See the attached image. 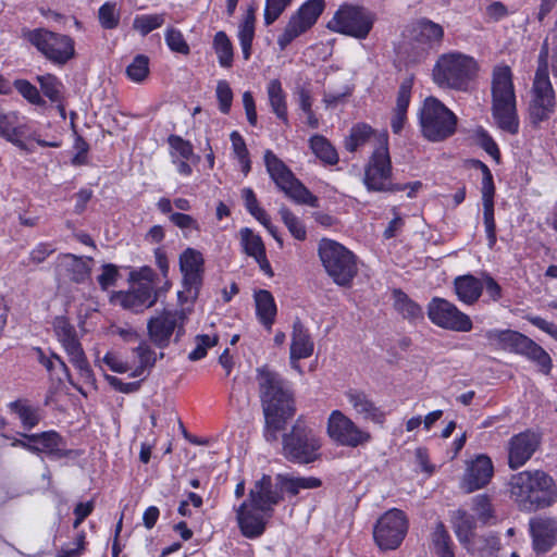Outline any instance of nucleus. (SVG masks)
Returning <instances> with one entry per match:
<instances>
[{
    "label": "nucleus",
    "instance_id": "nucleus-50",
    "mask_svg": "<svg viewBox=\"0 0 557 557\" xmlns=\"http://www.w3.org/2000/svg\"><path fill=\"white\" fill-rule=\"evenodd\" d=\"M165 22V14H143L137 15L133 22V28L140 33L143 36L148 35L150 32L161 27Z\"/></svg>",
    "mask_w": 557,
    "mask_h": 557
},
{
    "label": "nucleus",
    "instance_id": "nucleus-34",
    "mask_svg": "<svg viewBox=\"0 0 557 557\" xmlns=\"http://www.w3.org/2000/svg\"><path fill=\"white\" fill-rule=\"evenodd\" d=\"M11 413L17 416L23 429L30 431L36 428L41 420L39 407L34 406L27 399H16L8 404Z\"/></svg>",
    "mask_w": 557,
    "mask_h": 557
},
{
    "label": "nucleus",
    "instance_id": "nucleus-15",
    "mask_svg": "<svg viewBox=\"0 0 557 557\" xmlns=\"http://www.w3.org/2000/svg\"><path fill=\"white\" fill-rule=\"evenodd\" d=\"M326 433L337 445L356 448L363 446L372 440L367 430L357 425L341 410H333L327 419Z\"/></svg>",
    "mask_w": 557,
    "mask_h": 557
},
{
    "label": "nucleus",
    "instance_id": "nucleus-18",
    "mask_svg": "<svg viewBox=\"0 0 557 557\" xmlns=\"http://www.w3.org/2000/svg\"><path fill=\"white\" fill-rule=\"evenodd\" d=\"M391 173L388 138L386 134H381L377 137V147L374 149L366 169L364 183L369 189L384 190L389 185Z\"/></svg>",
    "mask_w": 557,
    "mask_h": 557
},
{
    "label": "nucleus",
    "instance_id": "nucleus-1",
    "mask_svg": "<svg viewBox=\"0 0 557 557\" xmlns=\"http://www.w3.org/2000/svg\"><path fill=\"white\" fill-rule=\"evenodd\" d=\"M259 397L264 418L294 417L296 403L288 381L280 373L264 364L256 369Z\"/></svg>",
    "mask_w": 557,
    "mask_h": 557
},
{
    "label": "nucleus",
    "instance_id": "nucleus-64",
    "mask_svg": "<svg viewBox=\"0 0 557 557\" xmlns=\"http://www.w3.org/2000/svg\"><path fill=\"white\" fill-rule=\"evenodd\" d=\"M430 49L422 44H418L416 39L405 48L406 63L418 64L424 61L429 54Z\"/></svg>",
    "mask_w": 557,
    "mask_h": 557
},
{
    "label": "nucleus",
    "instance_id": "nucleus-43",
    "mask_svg": "<svg viewBox=\"0 0 557 557\" xmlns=\"http://www.w3.org/2000/svg\"><path fill=\"white\" fill-rule=\"evenodd\" d=\"M379 136L380 135H376L371 126L363 123L357 124L351 128L349 137L346 138L345 148L350 152H355L372 138L377 143Z\"/></svg>",
    "mask_w": 557,
    "mask_h": 557
},
{
    "label": "nucleus",
    "instance_id": "nucleus-17",
    "mask_svg": "<svg viewBox=\"0 0 557 557\" xmlns=\"http://www.w3.org/2000/svg\"><path fill=\"white\" fill-rule=\"evenodd\" d=\"M426 311L430 321L444 330L466 333L473 327L470 317L445 298L433 297Z\"/></svg>",
    "mask_w": 557,
    "mask_h": 557
},
{
    "label": "nucleus",
    "instance_id": "nucleus-53",
    "mask_svg": "<svg viewBox=\"0 0 557 557\" xmlns=\"http://www.w3.org/2000/svg\"><path fill=\"white\" fill-rule=\"evenodd\" d=\"M471 503V509L475 512L476 518L480 522L486 524L494 518L493 506L487 495H476L472 498Z\"/></svg>",
    "mask_w": 557,
    "mask_h": 557
},
{
    "label": "nucleus",
    "instance_id": "nucleus-5",
    "mask_svg": "<svg viewBox=\"0 0 557 557\" xmlns=\"http://www.w3.org/2000/svg\"><path fill=\"white\" fill-rule=\"evenodd\" d=\"M320 261L333 282L341 287H350L358 273L357 258L341 243L322 238L318 244Z\"/></svg>",
    "mask_w": 557,
    "mask_h": 557
},
{
    "label": "nucleus",
    "instance_id": "nucleus-45",
    "mask_svg": "<svg viewBox=\"0 0 557 557\" xmlns=\"http://www.w3.org/2000/svg\"><path fill=\"white\" fill-rule=\"evenodd\" d=\"M213 48L222 67L228 69L233 65V45L224 32H218L214 35Z\"/></svg>",
    "mask_w": 557,
    "mask_h": 557
},
{
    "label": "nucleus",
    "instance_id": "nucleus-8",
    "mask_svg": "<svg viewBox=\"0 0 557 557\" xmlns=\"http://www.w3.org/2000/svg\"><path fill=\"white\" fill-rule=\"evenodd\" d=\"M264 163L271 180L295 205L318 207V198L294 175L290 169L276 154L267 150Z\"/></svg>",
    "mask_w": 557,
    "mask_h": 557
},
{
    "label": "nucleus",
    "instance_id": "nucleus-44",
    "mask_svg": "<svg viewBox=\"0 0 557 557\" xmlns=\"http://www.w3.org/2000/svg\"><path fill=\"white\" fill-rule=\"evenodd\" d=\"M133 352L138 358V366L131 373L132 377L140 376L147 369L154 367L157 362V352L146 341H141L139 345L133 349Z\"/></svg>",
    "mask_w": 557,
    "mask_h": 557
},
{
    "label": "nucleus",
    "instance_id": "nucleus-37",
    "mask_svg": "<svg viewBox=\"0 0 557 557\" xmlns=\"http://www.w3.org/2000/svg\"><path fill=\"white\" fill-rule=\"evenodd\" d=\"M276 481L280 488L286 491L292 496H296L300 490H312L322 485L321 480L313 476L296 478L288 474H277Z\"/></svg>",
    "mask_w": 557,
    "mask_h": 557
},
{
    "label": "nucleus",
    "instance_id": "nucleus-10",
    "mask_svg": "<svg viewBox=\"0 0 557 557\" xmlns=\"http://www.w3.org/2000/svg\"><path fill=\"white\" fill-rule=\"evenodd\" d=\"M186 320L187 315L183 309L163 310L147 322L149 339L161 349L170 345L173 335L174 342H180L185 334Z\"/></svg>",
    "mask_w": 557,
    "mask_h": 557
},
{
    "label": "nucleus",
    "instance_id": "nucleus-14",
    "mask_svg": "<svg viewBox=\"0 0 557 557\" xmlns=\"http://www.w3.org/2000/svg\"><path fill=\"white\" fill-rule=\"evenodd\" d=\"M555 107V91L549 81L547 67L540 66L536 70L532 85V99L529 107L531 123L537 126L547 121L554 113Z\"/></svg>",
    "mask_w": 557,
    "mask_h": 557
},
{
    "label": "nucleus",
    "instance_id": "nucleus-2",
    "mask_svg": "<svg viewBox=\"0 0 557 557\" xmlns=\"http://www.w3.org/2000/svg\"><path fill=\"white\" fill-rule=\"evenodd\" d=\"M509 485L511 497L524 510L548 507L557 498V487L553 478L542 470L513 474Z\"/></svg>",
    "mask_w": 557,
    "mask_h": 557
},
{
    "label": "nucleus",
    "instance_id": "nucleus-57",
    "mask_svg": "<svg viewBox=\"0 0 557 557\" xmlns=\"http://www.w3.org/2000/svg\"><path fill=\"white\" fill-rule=\"evenodd\" d=\"M218 336L213 335H207L201 334L197 335L195 338L196 347L194 350H191L188 355V359L190 361H198L201 360L207 356V350L218 344Z\"/></svg>",
    "mask_w": 557,
    "mask_h": 557
},
{
    "label": "nucleus",
    "instance_id": "nucleus-46",
    "mask_svg": "<svg viewBox=\"0 0 557 557\" xmlns=\"http://www.w3.org/2000/svg\"><path fill=\"white\" fill-rule=\"evenodd\" d=\"M310 148L313 153L322 161L329 164H335L338 161V154L331 143L323 136L314 135L310 139Z\"/></svg>",
    "mask_w": 557,
    "mask_h": 557
},
{
    "label": "nucleus",
    "instance_id": "nucleus-60",
    "mask_svg": "<svg viewBox=\"0 0 557 557\" xmlns=\"http://www.w3.org/2000/svg\"><path fill=\"white\" fill-rule=\"evenodd\" d=\"M168 143L172 149V156H178L185 160H189L194 156L193 145L181 136L170 135Z\"/></svg>",
    "mask_w": 557,
    "mask_h": 557
},
{
    "label": "nucleus",
    "instance_id": "nucleus-27",
    "mask_svg": "<svg viewBox=\"0 0 557 557\" xmlns=\"http://www.w3.org/2000/svg\"><path fill=\"white\" fill-rule=\"evenodd\" d=\"M345 396L355 412L363 420L380 425L384 424L386 419L385 413L374 404L366 392L350 388L345 393Z\"/></svg>",
    "mask_w": 557,
    "mask_h": 557
},
{
    "label": "nucleus",
    "instance_id": "nucleus-9",
    "mask_svg": "<svg viewBox=\"0 0 557 557\" xmlns=\"http://www.w3.org/2000/svg\"><path fill=\"white\" fill-rule=\"evenodd\" d=\"M419 122L422 135L436 143L455 133L457 116L438 99L428 97L420 109Z\"/></svg>",
    "mask_w": 557,
    "mask_h": 557
},
{
    "label": "nucleus",
    "instance_id": "nucleus-16",
    "mask_svg": "<svg viewBox=\"0 0 557 557\" xmlns=\"http://www.w3.org/2000/svg\"><path fill=\"white\" fill-rule=\"evenodd\" d=\"M325 7L324 0H307L292 16L277 38V45L281 50H285L297 37L310 29Z\"/></svg>",
    "mask_w": 557,
    "mask_h": 557
},
{
    "label": "nucleus",
    "instance_id": "nucleus-51",
    "mask_svg": "<svg viewBox=\"0 0 557 557\" xmlns=\"http://www.w3.org/2000/svg\"><path fill=\"white\" fill-rule=\"evenodd\" d=\"M37 82L39 83L44 95L52 102L61 100L63 84L57 76L52 74L40 75L37 76Z\"/></svg>",
    "mask_w": 557,
    "mask_h": 557
},
{
    "label": "nucleus",
    "instance_id": "nucleus-55",
    "mask_svg": "<svg viewBox=\"0 0 557 557\" xmlns=\"http://www.w3.org/2000/svg\"><path fill=\"white\" fill-rule=\"evenodd\" d=\"M100 25L106 29L116 28L120 23V13L115 2L103 3L98 12Z\"/></svg>",
    "mask_w": 557,
    "mask_h": 557
},
{
    "label": "nucleus",
    "instance_id": "nucleus-63",
    "mask_svg": "<svg viewBox=\"0 0 557 557\" xmlns=\"http://www.w3.org/2000/svg\"><path fill=\"white\" fill-rule=\"evenodd\" d=\"M165 41L172 51L182 54L189 53V46L185 41L184 36L180 30L175 28H169L165 34Z\"/></svg>",
    "mask_w": 557,
    "mask_h": 557
},
{
    "label": "nucleus",
    "instance_id": "nucleus-38",
    "mask_svg": "<svg viewBox=\"0 0 557 557\" xmlns=\"http://www.w3.org/2000/svg\"><path fill=\"white\" fill-rule=\"evenodd\" d=\"M453 524L459 542L463 545L470 544L476 528L475 518L466 510L458 509L454 513Z\"/></svg>",
    "mask_w": 557,
    "mask_h": 557
},
{
    "label": "nucleus",
    "instance_id": "nucleus-54",
    "mask_svg": "<svg viewBox=\"0 0 557 557\" xmlns=\"http://www.w3.org/2000/svg\"><path fill=\"white\" fill-rule=\"evenodd\" d=\"M231 141L235 156L237 157L242 171L247 174L250 171L249 152L242 135L234 131L231 133Z\"/></svg>",
    "mask_w": 557,
    "mask_h": 557
},
{
    "label": "nucleus",
    "instance_id": "nucleus-33",
    "mask_svg": "<svg viewBox=\"0 0 557 557\" xmlns=\"http://www.w3.org/2000/svg\"><path fill=\"white\" fill-rule=\"evenodd\" d=\"M454 288L458 299L471 306L480 299L483 292V284L481 278L466 274L455 278Z\"/></svg>",
    "mask_w": 557,
    "mask_h": 557
},
{
    "label": "nucleus",
    "instance_id": "nucleus-11",
    "mask_svg": "<svg viewBox=\"0 0 557 557\" xmlns=\"http://www.w3.org/2000/svg\"><path fill=\"white\" fill-rule=\"evenodd\" d=\"M52 330L58 342L66 352L70 362L77 369L82 377L89 380L92 371L75 326L66 317L58 315L52 321Z\"/></svg>",
    "mask_w": 557,
    "mask_h": 557
},
{
    "label": "nucleus",
    "instance_id": "nucleus-29",
    "mask_svg": "<svg viewBox=\"0 0 557 557\" xmlns=\"http://www.w3.org/2000/svg\"><path fill=\"white\" fill-rule=\"evenodd\" d=\"M314 344L308 330L300 320H296L293 324L290 360L293 368L299 369L297 361L299 359L309 358L313 354Z\"/></svg>",
    "mask_w": 557,
    "mask_h": 557
},
{
    "label": "nucleus",
    "instance_id": "nucleus-58",
    "mask_svg": "<svg viewBox=\"0 0 557 557\" xmlns=\"http://www.w3.org/2000/svg\"><path fill=\"white\" fill-rule=\"evenodd\" d=\"M14 87L32 104H36V106H40V107L46 104V101L40 96L36 86L30 84L28 81L16 79L14 82Z\"/></svg>",
    "mask_w": 557,
    "mask_h": 557
},
{
    "label": "nucleus",
    "instance_id": "nucleus-32",
    "mask_svg": "<svg viewBox=\"0 0 557 557\" xmlns=\"http://www.w3.org/2000/svg\"><path fill=\"white\" fill-rule=\"evenodd\" d=\"M513 354L523 356L534 362L545 374H548L552 370L553 361L550 356L544 350V348L524 334L519 341L518 347Z\"/></svg>",
    "mask_w": 557,
    "mask_h": 557
},
{
    "label": "nucleus",
    "instance_id": "nucleus-13",
    "mask_svg": "<svg viewBox=\"0 0 557 557\" xmlns=\"http://www.w3.org/2000/svg\"><path fill=\"white\" fill-rule=\"evenodd\" d=\"M408 519L400 509L393 508L384 512L373 529L375 544L382 550H394L400 546L407 532Z\"/></svg>",
    "mask_w": 557,
    "mask_h": 557
},
{
    "label": "nucleus",
    "instance_id": "nucleus-21",
    "mask_svg": "<svg viewBox=\"0 0 557 557\" xmlns=\"http://www.w3.org/2000/svg\"><path fill=\"white\" fill-rule=\"evenodd\" d=\"M541 443L540 436L531 431L513 435L509 441L508 465L511 469L522 467L535 453Z\"/></svg>",
    "mask_w": 557,
    "mask_h": 557
},
{
    "label": "nucleus",
    "instance_id": "nucleus-48",
    "mask_svg": "<svg viewBox=\"0 0 557 557\" xmlns=\"http://www.w3.org/2000/svg\"><path fill=\"white\" fill-rule=\"evenodd\" d=\"M475 165L482 172V182H481V191H482V200H483V209H493L494 202V182L493 175L486 164L481 161H475Z\"/></svg>",
    "mask_w": 557,
    "mask_h": 557
},
{
    "label": "nucleus",
    "instance_id": "nucleus-26",
    "mask_svg": "<svg viewBox=\"0 0 557 557\" xmlns=\"http://www.w3.org/2000/svg\"><path fill=\"white\" fill-rule=\"evenodd\" d=\"M533 548L544 554L557 543V522L550 518H535L530 521Z\"/></svg>",
    "mask_w": 557,
    "mask_h": 557
},
{
    "label": "nucleus",
    "instance_id": "nucleus-59",
    "mask_svg": "<svg viewBox=\"0 0 557 557\" xmlns=\"http://www.w3.org/2000/svg\"><path fill=\"white\" fill-rule=\"evenodd\" d=\"M215 95L219 109L222 113L228 114L233 102V90L228 82L221 79L216 84Z\"/></svg>",
    "mask_w": 557,
    "mask_h": 557
},
{
    "label": "nucleus",
    "instance_id": "nucleus-49",
    "mask_svg": "<svg viewBox=\"0 0 557 557\" xmlns=\"http://www.w3.org/2000/svg\"><path fill=\"white\" fill-rule=\"evenodd\" d=\"M432 541L435 552L440 557H454L450 536L442 522L436 524L432 534Z\"/></svg>",
    "mask_w": 557,
    "mask_h": 557
},
{
    "label": "nucleus",
    "instance_id": "nucleus-12",
    "mask_svg": "<svg viewBox=\"0 0 557 557\" xmlns=\"http://www.w3.org/2000/svg\"><path fill=\"white\" fill-rule=\"evenodd\" d=\"M374 21V15L362 7L343 5L329 22L327 27L357 39H366Z\"/></svg>",
    "mask_w": 557,
    "mask_h": 557
},
{
    "label": "nucleus",
    "instance_id": "nucleus-4",
    "mask_svg": "<svg viewBox=\"0 0 557 557\" xmlns=\"http://www.w3.org/2000/svg\"><path fill=\"white\" fill-rule=\"evenodd\" d=\"M478 70L479 65L473 57L461 52H448L437 59L432 77L441 88L466 91Z\"/></svg>",
    "mask_w": 557,
    "mask_h": 557
},
{
    "label": "nucleus",
    "instance_id": "nucleus-28",
    "mask_svg": "<svg viewBox=\"0 0 557 557\" xmlns=\"http://www.w3.org/2000/svg\"><path fill=\"white\" fill-rule=\"evenodd\" d=\"M180 267L184 276V283L188 288H197L202 280L203 258L202 255L193 248H187L180 256Z\"/></svg>",
    "mask_w": 557,
    "mask_h": 557
},
{
    "label": "nucleus",
    "instance_id": "nucleus-41",
    "mask_svg": "<svg viewBox=\"0 0 557 557\" xmlns=\"http://www.w3.org/2000/svg\"><path fill=\"white\" fill-rule=\"evenodd\" d=\"M269 102L277 119L287 122L286 94L283 90L280 79H272L267 86Z\"/></svg>",
    "mask_w": 557,
    "mask_h": 557
},
{
    "label": "nucleus",
    "instance_id": "nucleus-22",
    "mask_svg": "<svg viewBox=\"0 0 557 557\" xmlns=\"http://www.w3.org/2000/svg\"><path fill=\"white\" fill-rule=\"evenodd\" d=\"M281 500H283L282 493L274 487L271 476L263 474L261 479L253 483L246 502L264 512L273 515L274 506L280 504Z\"/></svg>",
    "mask_w": 557,
    "mask_h": 557
},
{
    "label": "nucleus",
    "instance_id": "nucleus-30",
    "mask_svg": "<svg viewBox=\"0 0 557 557\" xmlns=\"http://www.w3.org/2000/svg\"><path fill=\"white\" fill-rule=\"evenodd\" d=\"M513 354L523 356L534 362L545 374H548L552 370L553 361L550 356L544 350V348L524 334L519 341L518 347Z\"/></svg>",
    "mask_w": 557,
    "mask_h": 557
},
{
    "label": "nucleus",
    "instance_id": "nucleus-7",
    "mask_svg": "<svg viewBox=\"0 0 557 557\" xmlns=\"http://www.w3.org/2000/svg\"><path fill=\"white\" fill-rule=\"evenodd\" d=\"M22 37L55 65H64L75 57V41L69 35L40 27L24 28Z\"/></svg>",
    "mask_w": 557,
    "mask_h": 557
},
{
    "label": "nucleus",
    "instance_id": "nucleus-47",
    "mask_svg": "<svg viewBox=\"0 0 557 557\" xmlns=\"http://www.w3.org/2000/svg\"><path fill=\"white\" fill-rule=\"evenodd\" d=\"M240 246L246 255L256 258L265 251L261 237L250 228L239 231Z\"/></svg>",
    "mask_w": 557,
    "mask_h": 557
},
{
    "label": "nucleus",
    "instance_id": "nucleus-62",
    "mask_svg": "<svg viewBox=\"0 0 557 557\" xmlns=\"http://www.w3.org/2000/svg\"><path fill=\"white\" fill-rule=\"evenodd\" d=\"M282 219L289 230L290 234L299 240L306 238L307 232L304 223L294 214L293 211H281Z\"/></svg>",
    "mask_w": 557,
    "mask_h": 557
},
{
    "label": "nucleus",
    "instance_id": "nucleus-6",
    "mask_svg": "<svg viewBox=\"0 0 557 557\" xmlns=\"http://www.w3.org/2000/svg\"><path fill=\"white\" fill-rule=\"evenodd\" d=\"M283 456L290 462L307 465L320 458L321 437L299 417L282 440Z\"/></svg>",
    "mask_w": 557,
    "mask_h": 557
},
{
    "label": "nucleus",
    "instance_id": "nucleus-42",
    "mask_svg": "<svg viewBox=\"0 0 557 557\" xmlns=\"http://www.w3.org/2000/svg\"><path fill=\"white\" fill-rule=\"evenodd\" d=\"M255 11L250 9L239 25L238 39L245 60H248L251 55V46L255 37Z\"/></svg>",
    "mask_w": 557,
    "mask_h": 557
},
{
    "label": "nucleus",
    "instance_id": "nucleus-39",
    "mask_svg": "<svg viewBox=\"0 0 557 557\" xmlns=\"http://www.w3.org/2000/svg\"><path fill=\"white\" fill-rule=\"evenodd\" d=\"M395 309L407 320L411 322L423 320L422 308L408 297L401 289L393 290Z\"/></svg>",
    "mask_w": 557,
    "mask_h": 557
},
{
    "label": "nucleus",
    "instance_id": "nucleus-35",
    "mask_svg": "<svg viewBox=\"0 0 557 557\" xmlns=\"http://www.w3.org/2000/svg\"><path fill=\"white\" fill-rule=\"evenodd\" d=\"M443 37L444 29L440 24L428 18H422L417 23L414 39L418 44L432 49L442 42Z\"/></svg>",
    "mask_w": 557,
    "mask_h": 557
},
{
    "label": "nucleus",
    "instance_id": "nucleus-23",
    "mask_svg": "<svg viewBox=\"0 0 557 557\" xmlns=\"http://www.w3.org/2000/svg\"><path fill=\"white\" fill-rule=\"evenodd\" d=\"M494 473L493 462L486 455H479L467 466L461 480V488L472 493L488 484Z\"/></svg>",
    "mask_w": 557,
    "mask_h": 557
},
{
    "label": "nucleus",
    "instance_id": "nucleus-40",
    "mask_svg": "<svg viewBox=\"0 0 557 557\" xmlns=\"http://www.w3.org/2000/svg\"><path fill=\"white\" fill-rule=\"evenodd\" d=\"M522 335V333L513 330L493 329L487 330L484 336L491 344L496 345L497 348L515 352Z\"/></svg>",
    "mask_w": 557,
    "mask_h": 557
},
{
    "label": "nucleus",
    "instance_id": "nucleus-24",
    "mask_svg": "<svg viewBox=\"0 0 557 557\" xmlns=\"http://www.w3.org/2000/svg\"><path fill=\"white\" fill-rule=\"evenodd\" d=\"M90 262L92 258L77 257L73 253H60L54 262V272L57 275H66L77 284L85 283L91 274Z\"/></svg>",
    "mask_w": 557,
    "mask_h": 557
},
{
    "label": "nucleus",
    "instance_id": "nucleus-20",
    "mask_svg": "<svg viewBox=\"0 0 557 557\" xmlns=\"http://www.w3.org/2000/svg\"><path fill=\"white\" fill-rule=\"evenodd\" d=\"M157 299L158 295L153 286L148 283H139L129 290L115 293L112 297L115 305L135 313L152 307Z\"/></svg>",
    "mask_w": 557,
    "mask_h": 557
},
{
    "label": "nucleus",
    "instance_id": "nucleus-36",
    "mask_svg": "<svg viewBox=\"0 0 557 557\" xmlns=\"http://www.w3.org/2000/svg\"><path fill=\"white\" fill-rule=\"evenodd\" d=\"M256 312L260 322L271 330L276 315V305L269 290L260 289L255 293Z\"/></svg>",
    "mask_w": 557,
    "mask_h": 557
},
{
    "label": "nucleus",
    "instance_id": "nucleus-19",
    "mask_svg": "<svg viewBox=\"0 0 557 557\" xmlns=\"http://www.w3.org/2000/svg\"><path fill=\"white\" fill-rule=\"evenodd\" d=\"M235 513L242 535L250 540L260 537L265 532L269 520L272 518V513L264 512L248 504V502H243L235 508Z\"/></svg>",
    "mask_w": 557,
    "mask_h": 557
},
{
    "label": "nucleus",
    "instance_id": "nucleus-52",
    "mask_svg": "<svg viewBox=\"0 0 557 557\" xmlns=\"http://www.w3.org/2000/svg\"><path fill=\"white\" fill-rule=\"evenodd\" d=\"M126 75L134 83H143L149 75V58L144 54L136 55L126 67Z\"/></svg>",
    "mask_w": 557,
    "mask_h": 557
},
{
    "label": "nucleus",
    "instance_id": "nucleus-31",
    "mask_svg": "<svg viewBox=\"0 0 557 557\" xmlns=\"http://www.w3.org/2000/svg\"><path fill=\"white\" fill-rule=\"evenodd\" d=\"M513 354L523 356L534 362L545 374H548L552 370L553 361L550 356L544 350V348L524 334L519 341L518 347Z\"/></svg>",
    "mask_w": 557,
    "mask_h": 557
},
{
    "label": "nucleus",
    "instance_id": "nucleus-25",
    "mask_svg": "<svg viewBox=\"0 0 557 557\" xmlns=\"http://www.w3.org/2000/svg\"><path fill=\"white\" fill-rule=\"evenodd\" d=\"M22 436L32 442L30 453L33 454H45L54 458H64L70 454V451L65 449L63 437L55 431L22 434Z\"/></svg>",
    "mask_w": 557,
    "mask_h": 557
},
{
    "label": "nucleus",
    "instance_id": "nucleus-61",
    "mask_svg": "<svg viewBox=\"0 0 557 557\" xmlns=\"http://www.w3.org/2000/svg\"><path fill=\"white\" fill-rule=\"evenodd\" d=\"M293 0H265L264 8V23L265 25L273 24Z\"/></svg>",
    "mask_w": 557,
    "mask_h": 557
},
{
    "label": "nucleus",
    "instance_id": "nucleus-3",
    "mask_svg": "<svg viewBox=\"0 0 557 557\" xmlns=\"http://www.w3.org/2000/svg\"><path fill=\"white\" fill-rule=\"evenodd\" d=\"M492 114L496 125L504 132L516 135L519 117L512 73L508 65H497L492 74Z\"/></svg>",
    "mask_w": 557,
    "mask_h": 557
},
{
    "label": "nucleus",
    "instance_id": "nucleus-56",
    "mask_svg": "<svg viewBox=\"0 0 557 557\" xmlns=\"http://www.w3.org/2000/svg\"><path fill=\"white\" fill-rule=\"evenodd\" d=\"M57 248L51 243H39L28 253L27 261H23V265H39L44 263Z\"/></svg>",
    "mask_w": 557,
    "mask_h": 557
}]
</instances>
